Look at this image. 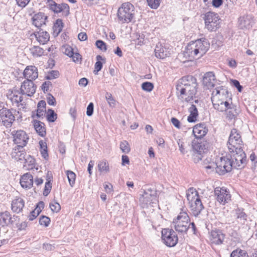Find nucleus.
Masks as SVG:
<instances>
[{
  "label": "nucleus",
  "mask_w": 257,
  "mask_h": 257,
  "mask_svg": "<svg viewBox=\"0 0 257 257\" xmlns=\"http://www.w3.org/2000/svg\"><path fill=\"white\" fill-rule=\"evenodd\" d=\"M210 44L205 38L198 39L189 43L185 48L184 57L190 60L203 56L209 48Z\"/></svg>",
  "instance_id": "f257e3e1"
},
{
  "label": "nucleus",
  "mask_w": 257,
  "mask_h": 257,
  "mask_svg": "<svg viewBox=\"0 0 257 257\" xmlns=\"http://www.w3.org/2000/svg\"><path fill=\"white\" fill-rule=\"evenodd\" d=\"M229 100L231 101V94L229 95V92L226 88L218 87L213 91L211 101L215 109L221 110L225 109V106H229Z\"/></svg>",
  "instance_id": "f03ea898"
},
{
  "label": "nucleus",
  "mask_w": 257,
  "mask_h": 257,
  "mask_svg": "<svg viewBox=\"0 0 257 257\" xmlns=\"http://www.w3.org/2000/svg\"><path fill=\"white\" fill-rule=\"evenodd\" d=\"M197 83L196 79L192 76L182 77L176 85L177 93L184 94L186 91L190 94L195 95L197 92Z\"/></svg>",
  "instance_id": "7ed1b4c3"
},
{
  "label": "nucleus",
  "mask_w": 257,
  "mask_h": 257,
  "mask_svg": "<svg viewBox=\"0 0 257 257\" xmlns=\"http://www.w3.org/2000/svg\"><path fill=\"white\" fill-rule=\"evenodd\" d=\"M186 197L192 214L196 217L198 216L204 208L198 192L195 189L190 188L186 192Z\"/></svg>",
  "instance_id": "20e7f679"
},
{
  "label": "nucleus",
  "mask_w": 257,
  "mask_h": 257,
  "mask_svg": "<svg viewBox=\"0 0 257 257\" xmlns=\"http://www.w3.org/2000/svg\"><path fill=\"white\" fill-rule=\"evenodd\" d=\"M187 211V209H181L177 217L173 219L172 227L178 233H186L189 228L190 219Z\"/></svg>",
  "instance_id": "39448f33"
},
{
  "label": "nucleus",
  "mask_w": 257,
  "mask_h": 257,
  "mask_svg": "<svg viewBox=\"0 0 257 257\" xmlns=\"http://www.w3.org/2000/svg\"><path fill=\"white\" fill-rule=\"evenodd\" d=\"M135 8L131 3H123L118 8L117 13L118 22L121 24L128 23L134 18Z\"/></svg>",
  "instance_id": "423d86ee"
},
{
  "label": "nucleus",
  "mask_w": 257,
  "mask_h": 257,
  "mask_svg": "<svg viewBox=\"0 0 257 257\" xmlns=\"http://www.w3.org/2000/svg\"><path fill=\"white\" fill-rule=\"evenodd\" d=\"M191 151L192 152L194 161L198 162L202 159L203 154L205 153L209 148L210 144L209 142L205 140H194L191 143Z\"/></svg>",
  "instance_id": "0eeeda50"
},
{
  "label": "nucleus",
  "mask_w": 257,
  "mask_h": 257,
  "mask_svg": "<svg viewBox=\"0 0 257 257\" xmlns=\"http://www.w3.org/2000/svg\"><path fill=\"white\" fill-rule=\"evenodd\" d=\"M139 200L143 207H147L148 205L152 204H157L158 202L157 190L151 188L144 190Z\"/></svg>",
  "instance_id": "6e6552de"
},
{
  "label": "nucleus",
  "mask_w": 257,
  "mask_h": 257,
  "mask_svg": "<svg viewBox=\"0 0 257 257\" xmlns=\"http://www.w3.org/2000/svg\"><path fill=\"white\" fill-rule=\"evenodd\" d=\"M205 27L209 31H216L220 27V19L217 14L207 12L204 17Z\"/></svg>",
  "instance_id": "1a4fd4ad"
},
{
  "label": "nucleus",
  "mask_w": 257,
  "mask_h": 257,
  "mask_svg": "<svg viewBox=\"0 0 257 257\" xmlns=\"http://www.w3.org/2000/svg\"><path fill=\"white\" fill-rule=\"evenodd\" d=\"M162 239L163 242L169 247L174 246L178 242V238L173 229H163L162 231Z\"/></svg>",
  "instance_id": "9d476101"
},
{
  "label": "nucleus",
  "mask_w": 257,
  "mask_h": 257,
  "mask_svg": "<svg viewBox=\"0 0 257 257\" xmlns=\"http://www.w3.org/2000/svg\"><path fill=\"white\" fill-rule=\"evenodd\" d=\"M218 171L219 175H223L229 172L233 169L231 157L228 154L226 156L221 157L218 161Z\"/></svg>",
  "instance_id": "9b49d317"
},
{
  "label": "nucleus",
  "mask_w": 257,
  "mask_h": 257,
  "mask_svg": "<svg viewBox=\"0 0 257 257\" xmlns=\"http://www.w3.org/2000/svg\"><path fill=\"white\" fill-rule=\"evenodd\" d=\"M231 161L233 168L240 169L246 164V154L244 151H240L231 153Z\"/></svg>",
  "instance_id": "f8f14e48"
},
{
  "label": "nucleus",
  "mask_w": 257,
  "mask_h": 257,
  "mask_svg": "<svg viewBox=\"0 0 257 257\" xmlns=\"http://www.w3.org/2000/svg\"><path fill=\"white\" fill-rule=\"evenodd\" d=\"M47 6L54 13H61V15L63 17H67L70 14L69 7L66 4H58L52 0H49Z\"/></svg>",
  "instance_id": "ddd939ff"
},
{
  "label": "nucleus",
  "mask_w": 257,
  "mask_h": 257,
  "mask_svg": "<svg viewBox=\"0 0 257 257\" xmlns=\"http://www.w3.org/2000/svg\"><path fill=\"white\" fill-rule=\"evenodd\" d=\"M19 217L17 215H12L10 212L5 211L0 212V226L3 227L11 226L14 224H17Z\"/></svg>",
  "instance_id": "4468645a"
},
{
  "label": "nucleus",
  "mask_w": 257,
  "mask_h": 257,
  "mask_svg": "<svg viewBox=\"0 0 257 257\" xmlns=\"http://www.w3.org/2000/svg\"><path fill=\"white\" fill-rule=\"evenodd\" d=\"M217 201L221 204L224 205L231 200V194L228 190L224 188L216 187L214 190Z\"/></svg>",
  "instance_id": "2eb2a0df"
},
{
  "label": "nucleus",
  "mask_w": 257,
  "mask_h": 257,
  "mask_svg": "<svg viewBox=\"0 0 257 257\" xmlns=\"http://www.w3.org/2000/svg\"><path fill=\"white\" fill-rule=\"evenodd\" d=\"M15 119L14 114L11 110L6 108L0 110V121L6 127H11Z\"/></svg>",
  "instance_id": "dca6fc26"
},
{
  "label": "nucleus",
  "mask_w": 257,
  "mask_h": 257,
  "mask_svg": "<svg viewBox=\"0 0 257 257\" xmlns=\"http://www.w3.org/2000/svg\"><path fill=\"white\" fill-rule=\"evenodd\" d=\"M12 134L14 136V142L17 144V147L23 149L26 145L29 139L25 132L22 130L14 131Z\"/></svg>",
  "instance_id": "f3484780"
},
{
  "label": "nucleus",
  "mask_w": 257,
  "mask_h": 257,
  "mask_svg": "<svg viewBox=\"0 0 257 257\" xmlns=\"http://www.w3.org/2000/svg\"><path fill=\"white\" fill-rule=\"evenodd\" d=\"M36 88V85L32 80H25L22 83L20 88L21 93L32 96L35 93Z\"/></svg>",
  "instance_id": "a211bd4d"
},
{
  "label": "nucleus",
  "mask_w": 257,
  "mask_h": 257,
  "mask_svg": "<svg viewBox=\"0 0 257 257\" xmlns=\"http://www.w3.org/2000/svg\"><path fill=\"white\" fill-rule=\"evenodd\" d=\"M209 238L212 244L220 245L224 241L225 234L220 230H212L210 233Z\"/></svg>",
  "instance_id": "6ab92c4d"
},
{
  "label": "nucleus",
  "mask_w": 257,
  "mask_h": 257,
  "mask_svg": "<svg viewBox=\"0 0 257 257\" xmlns=\"http://www.w3.org/2000/svg\"><path fill=\"white\" fill-rule=\"evenodd\" d=\"M23 75L26 80L31 79L33 81L38 77V69L34 65L28 66L25 69Z\"/></svg>",
  "instance_id": "aec40b11"
},
{
  "label": "nucleus",
  "mask_w": 257,
  "mask_h": 257,
  "mask_svg": "<svg viewBox=\"0 0 257 257\" xmlns=\"http://www.w3.org/2000/svg\"><path fill=\"white\" fill-rule=\"evenodd\" d=\"M155 56L157 58L160 59H164L169 57L170 54V50L166 48L161 43H158L155 49Z\"/></svg>",
  "instance_id": "412c9836"
},
{
  "label": "nucleus",
  "mask_w": 257,
  "mask_h": 257,
  "mask_svg": "<svg viewBox=\"0 0 257 257\" xmlns=\"http://www.w3.org/2000/svg\"><path fill=\"white\" fill-rule=\"evenodd\" d=\"M216 82L215 75L212 72H206L203 78V84L207 89L213 87Z\"/></svg>",
  "instance_id": "4be33fe9"
},
{
  "label": "nucleus",
  "mask_w": 257,
  "mask_h": 257,
  "mask_svg": "<svg viewBox=\"0 0 257 257\" xmlns=\"http://www.w3.org/2000/svg\"><path fill=\"white\" fill-rule=\"evenodd\" d=\"M33 183V177L30 173L24 174L20 179L21 186L26 189L32 188Z\"/></svg>",
  "instance_id": "5701e85b"
},
{
  "label": "nucleus",
  "mask_w": 257,
  "mask_h": 257,
  "mask_svg": "<svg viewBox=\"0 0 257 257\" xmlns=\"http://www.w3.org/2000/svg\"><path fill=\"white\" fill-rule=\"evenodd\" d=\"M243 142L242 140L237 141L228 140L227 142V147L230 153H234L236 152L243 151L242 149Z\"/></svg>",
  "instance_id": "b1692460"
},
{
  "label": "nucleus",
  "mask_w": 257,
  "mask_h": 257,
  "mask_svg": "<svg viewBox=\"0 0 257 257\" xmlns=\"http://www.w3.org/2000/svg\"><path fill=\"white\" fill-rule=\"evenodd\" d=\"M208 131V128L205 123H199L193 127V133L196 138L200 139L205 136Z\"/></svg>",
  "instance_id": "393cba45"
},
{
  "label": "nucleus",
  "mask_w": 257,
  "mask_h": 257,
  "mask_svg": "<svg viewBox=\"0 0 257 257\" xmlns=\"http://www.w3.org/2000/svg\"><path fill=\"white\" fill-rule=\"evenodd\" d=\"M47 17L43 13L39 12L32 18L33 24L37 28H40L45 25Z\"/></svg>",
  "instance_id": "a878e982"
},
{
  "label": "nucleus",
  "mask_w": 257,
  "mask_h": 257,
  "mask_svg": "<svg viewBox=\"0 0 257 257\" xmlns=\"http://www.w3.org/2000/svg\"><path fill=\"white\" fill-rule=\"evenodd\" d=\"M24 205V200L20 197H16L12 202V210L15 212L19 213L22 210Z\"/></svg>",
  "instance_id": "bb28decb"
},
{
  "label": "nucleus",
  "mask_w": 257,
  "mask_h": 257,
  "mask_svg": "<svg viewBox=\"0 0 257 257\" xmlns=\"http://www.w3.org/2000/svg\"><path fill=\"white\" fill-rule=\"evenodd\" d=\"M20 149H22L18 147L13 149L11 153L12 157L17 161L24 160L25 163H26L27 162V159L26 158V153Z\"/></svg>",
  "instance_id": "cd10ccee"
},
{
  "label": "nucleus",
  "mask_w": 257,
  "mask_h": 257,
  "mask_svg": "<svg viewBox=\"0 0 257 257\" xmlns=\"http://www.w3.org/2000/svg\"><path fill=\"white\" fill-rule=\"evenodd\" d=\"M252 16L250 15H244L239 18V25L241 29L249 28L252 24Z\"/></svg>",
  "instance_id": "c85d7f7f"
},
{
  "label": "nucleus",
  "mask_w": 257,
  "mask_h": 257,
  "mask_svg": "<svg viewBox=\"0 0 257 257\" xmlns=\"http://www.w3.org/2000/svg\"><path fill=\"white\" fill-rule=\"evenodd\" d=\"M219 111L220 112H223L224 111H226L227 118L229 119L235 118L237 114L236 106L232 104V102H231V103L229 102V106H227V107L225 106V109Z\"/></svg>",
  "instance_id": "c756f323"
},
{
  "label": "nucleus",
  "mask_w": 257,
  "mask_h": 257,
  "mask_svg": "<svg viewBox=\"0 0 257 257\" xmlns=\"http://www.w3.org/2000/svg\"><path fill=\"white\" fill-rule=\"evenodd\" d=\"M33 125L35 130L39 135L42 137L45 136L46 132L44 123L38 120H34L33 121Z\"/></svg>",
  "instance_id": "7c9ffc66"
},
{
  "label": "nucleus",
  "mask_w": 257,
  "mask_h": 257,
  "mask_svg": "<svg viewBox=\"0 0 257 257\" xmlns=\"http://www.w3.org/2000/svg\"><path fill=\"white\" fill-rule=\"evenodd\" d=\"M35 37L40 44H45L49 40L50 36L46 31L41 32L40 30L39 32L35 34Z\"/></svg>",
  "instance_id": "2f4dec72"
},
{
  "label": "nucleus",
  "mask_w": 257,
  "mask_h": 257,
  "mask_svg": "<svg viewBox=\"0 0 257 257\" xmlns=\"http://www.w3.org/2000/svg\"><path fill=\"white\" fill-rule=\"evenodd\" d=\"M177 144L179 147V150L183 155L187 154L189 150L190 143L187 141H184L183 139L177 140Z\"/></svg>",
  "instance_id": "473e14b6"
},
{
  "label": "nucleus",
  "mask_w": 257,
  "mask_h": 257,
  "mask_svg": "<svg viewBox=\"0 0 257 257\" xmlns=\"http://www.w3.org/2000/svg\"><path fill=\"white\" fill-rule=\"evenodd\" d=\"M97 168L101 173L106 174L109 172V163L106 160L98 161Z\"/></svg>",
  "instance_id": "72a5a7b5"
},
{
  "label": "nucleus",
  "mask_w": 257,
  "mask_h": 257,
  "mask_svg": "<svg viewBox=\"0 0 257 257\" xmlns=\"http://www.w3.org/2000/svg\"><path fill=\"white\" fill-rule=\"evenodd\" d=\"M235 216L237 221L243 224L247 219V215L243 212V209L237 208L235 210Z\"/></svg>",
  "instance_id": "f704fd0d"
},
{
  "label": "nucleus",
  "mask_w": 257,
  "mask_h": 257,
  "mask_svg": "<svg viewBox=\"0 0 257 257\" xmlns=\"http://www.w3.org/2000/svg\"><path fill=\"white\" fill-rule=\"evenodd\" d=\"M46 104L44 100H41L38 102L36 113V116L38 118L43 116V113L46 111Z\"/></svg>",
  "instance_id": "c9c22d12"
},
{
  "label": "nucleus",
  "mask_w": 257,
  "mask_h": 257,
  "mask_svg": "<svg viewBox=\"0 0 257 257\" xmlns=\"http://www.w3.org/2000/svg\"><path fill=\"white\" fill-rule=\"evenodd\" d=\"M178 98L182 101H186L189 102L193 99V98L195 95L190 94L189 92L186 91L184 93V94H181V93L177 94Z\"/></svg>",
  "instance_id": "e433bc0d"
},
{
  "label": "nucleus",
  "mask_w": 257,
  "mask_h": 257,
  "mask_svg": "<svg viewBox=\"0 0 257 257\" xmlns=\"http://www.w3.org/2000/svg\"><path fill=\"white\" fill-rule=\"evenodd\" d=\"M39 145L40 146V152L42 156L45 159H47L48 157V154L47 151V146L46 142L43 141L39 142Z\"/></svg>",
  "instance_id": "4c0bfd02"
},
{
  "label": "nucleus",
  "mask_w": 257,
  "mask_h": 257,
  "mask_svg": "<svg viewBox=\"0 0 257 257\" xmlns=\"http://www.w3.org/2000/svg\"><path fill=\"white\" fill-rule=\"evenodd\" d=\"M230 257H249V256L245 250L238 248L231 252Z\"/></svg>",
  "instance_id": "58836bf2"
},
{
  "label": "nucleus",
  "mask_w": 257,
  "mask_h": 257,
  "mask_svg": "<svg viewBox=\"0 0 257 257\" xmlns=\"http://www.w3.org/2000/svg\"><path fill=\"white\" fill-rule=\"evenodd\" d=\"M64 24L61 19H57L54 24V31L58 35L62 30Z\"/></svg>",
  "instance_id": "ea45409f"
},
{
  "label": "nucleus",
  "mask_w": 257,
  "mask_h": 257,
  "mask_svg": "<svg viewBox=\"0 0 257 257\" xmlns=\"http://www.w3.org/2000/svg\"><path fill=\"white\" fill-rule=\"evenodd\" d=\"M232 139L236 141L238 140H242L239 132L236 128H233L231 131L228 140H231Z\"/></svg>",
  "instance_id": "a19ab883"
},
{
  "label": "nucleus",
  "mask_w": 257,
  "mask_h": 257,
  "mask_svg": "<svg viewBox=\"0 0 257 257\" xmlns=\"http://www.w3.org/2000/svg\"><path fill=\"white\" fill-rule=\"evenodd\" d=\"M32 54L35 57H39L44 53V50L39 46H34L30 49Z\"/></svg>",
  "instance_id": "79ce46f5"
},
{
  "label": "nucleus",
  "mask_w": 257,
  "mask_h": 257,
  "mask_svg": "<svg viewBox=\"0 0 257 257\" xmlns=\"http://www.w3.org/2000/svg\"><path fill=\"white\" fill-rule=\"evenodd\" d=\"M66 174L70 185L71 187H73L75 183V174L71 171H67Z\"/></svg>",
  "instance_id": "37998d69"
},
{
  "label": "nucleus",
  "mask_w": 257,
  "mask_h": 257,
  "mask_svg": "<svg viewBox=\"0 0 257 257\" xmlns=\"http://www.w3.org/2000/svg\"><path fill=\"white\" fill-rule=\"evenodd\" d=\"M59 72L57 70H51L47 73L45 78L47 80H52L59 76Z\"/></svg>",
  "instance_id": "c03bdc74"
},
{
  "label": "nucleus",
  "mask_w": 257,
  "mask_h": 257,
  "mask_svg": "<svg viewBox=\"0 0 257 257\" xmlns=\"http://www.w3.org/2000/svg\"><path fill=\"white\" fill-rule=\"evenodd\" d=\"M57 119V114L54 110L52 109H49L47 115V119L49 122H54Z\"/></svg>",
  "instance_id": "a18cd8bd"
},
{
  "label": "nucleus",
  "mask_w": 257,
  "mask_h": 257,
  "mask_svg": "<svg viewBox=\"0 0 257 257\" xmlns=\"http://www.w3.org/2000/svg\"><path fill=\"white\" fill-rule=\"evenodd\" d=\"M120 149L121 151L125 154L128 153L131 151L129 144L126 141H123L120 143Z\"/></svg>",
  "instance_id": "49530a36"
},
{
  "label": "nucleus",
  "mask_w": 257,
  "mask_h": 257,
  "mask_svg": "<svg viewBox=\"0 0 257 257\" xmlns=\"http://www.w3.org/2000/svg\"><path fill=\"white\" fill-rule=\"evenodd\" d=\"M154 87V84L150 82H145L142 84V89L147 92H151Z\"/></svg>",
  "instance_id": "de8ad7c7"
},
{
  "label": "nucleus",
  "mask_w": 257,
  "mask_h": 257,
  "mask_svg": "<svg viewBox=\"0 0 257 257\" xmlns=\"http://www.w3.org/2000/svg\"><path fill=\"white\" fill-rule=\"evenodd\" d=\"M161 0H147L148 6L152 9H157L160 5Z\"/></svg>",
  "instance_id": "09e8293b"
},
{
  "label": "nucleus",
  "mask_w": 257,
  "mask_h": 257,
  "mask_svg": "<svg viewBox=\"0 0 257 257\" xmlns=\"http://www.w3.org/2000/svg\"><path fill=\"white\" fill-rule=\"evenodd\" d=\"M106 99L110 107H114L115 105V100L112 97L111 93L107 92L105 95Z\"/></svg>",
  "instance_id": "8fccbe9b"
},
{
  "label": "nucleus",
  "mask_w": 257,
  "mask_h": 257,
  "mask_svg": "<svg viewBox=\"0 0 257 257\" xmlns=\"http://www.w3.org/2000/svg\"><path fill=\"white\" fill-rule=\"evenodd\" d=\"M50 222V219L49 217L46 216H42L39 219V223L44 225L45 227L48 226Z\"/></svg>",
  "instance_id": "3c124183"
},
{
  "label": "nucleus",
  "mask_w": 257,
  "mask_h": 257,
  "mask_svg": "<svg viewBox=\"0 0 257 257\" xmlns=\"http://www.w3.org/2000/svg\"><path fill=\"white\" fill-rule=\"evenodd\" d=\"M52 188V183L50 182V180L46 181L45 185L44 190L43 192V195L45 196H47L50 193Z\"/></svg>",
  "instance_id": "603ef678"
},
{
  "label": "nucleus",
  "mask_w": 257,
  "mask_h": 257,
  "mask_svg": "<svg viewBox=\"0 0 257 257\" xmlns=\"http://www.w3.org/2000/svg\"><path fill=\"white\" fill-rule=\"evenodd\" d=\"M51 210L53 212H58L61 209L60 205L57 202H54L50 203L49 205Z\"/></svg>",
  "instance_id": "864d4df0"
},
{
  "label": "nucleus",
  "mask_w": 257,
  "mask_h": 257,
  "mask_svg": "<svg viewBox=\"0 0 257 257\" xmlns=\"http://www.w3.org/2000/svg\"><path fill=\"white\" fill-rule=\"evenodd\" d=\"M95 45L98 49L102 51H105L107 50L106 44L102 40H97Z\"/></svg>",
  "instance_id": "5fc2aeb1"
},
{
  "label": "nucleus",
  "mask_w": 257,
  "mask_h": 257,
  "mask_svg": "<svg viewBox=\"0 0 257 257\" xmlns=\"http://www.w3.org/2000/svg\"><path fill=\"white\" fill-rule=\"evenodd\" d=\"M23 100V98L22 96L18 95L17 94H14L13 97L11 98V100L13 102H15L17 105L19 103L21 102Z\"/></svg>",
  "instance_id": "6e6d98bb"
},
{
  "label": "nucleus",
  "mask_w": 257,
  "mask_h": 257,
  "mask_svg": "<svg viewBox=\"0 0 257 257\" xmlns=\"http://www.w3.org/2000/svg\"><path fill=\"white\" fill-rule=\"evenodd\" d=\"M218 161L216 163L212 162L210 163V165H208L205 167V168L207 170H213L214 169H215L216 173L219 174V172L218 171Z\"/></svg>",
  "instance_id": "4d7b16f0"
},
{
  "label": "nucleus",
  "mask_w": 257,
  "mask_h": 257,
  "mask_svg": "<svg viewBox=\"0 0 257 257\" xmlns=\"http://www.w3.org/2000/svg\"><path fill=\"white\" fill-rule=\"evenodd\" d=\"M48 103L50 105H55L56 101L55 97L51 94H49L47 98Z\"/></svg>",
  "instance_id": "13d9d810"
},
{
  "label": "nucleus",
  "mask_w": 257,
  "mask_h": 257,
  "mask_svg": "<svg viewBox=\"0 0 257 257\" xmlns=\"http://www.w3.org/2000/svg\"><path fill=\"white\" fill-rule=\"evenodd\" d=\"M95 69L94 70V73L97 74V73L101 70L102 68V63L100 61H97L94 65Z\"/></svg>",
  "instance_id": "bf43d9fd"
},
{
  "label": "nucleus",
  "mask_w": 257,
  "mask_h": 257,
  "mask_svg": "<svg viewBox=\"0 0 257 257\" xmlns=\"http://www.w3.org/2000/svg\"><path fill=\"white\" fill-rule=\"evenodd\" d=\"M94 105L92 102L89 103L87 107L86 114L87 115L90 116L93 113Z\"/></svg>",
  "instance_id": "052dcab7"
},
{
  "label": "nucleus",
  "mask_w": 257,
  "mask_h": 257,
  "mask_svg": "<svg viewBox=\"0 0 257 257\" xmlns=\"http://www.w3.org/2000/svg\"><path fill=\"white\" fill-rule=\"evenodd\" d=\"M40 214V212L38 210L34 209L33 211H32L30 215L29 216V219L30 220H33L35 218H36L38 215Z\"/></svg>",
  "instance_id": "680f3d73"
},
{
  "label": "nucleus",
  "mask_w": 257,
  "mask_h": 257,
  "mask_svg": "<svg viewBox=\"0 0 257 257\" xmlns=\"http://www.w3.org/2000/svg\"><path fill=\"white\" fill-rule=\"evenodd\" d=\"M18 5L22 8H25L30 0H16Z\"/></svg>",
  "instance_id": "e2e57ef3"
},
{
  "label": "nucleus",
  "mask_w": 257,
  "mask_h": 257,
  "mask_svg": "<svg viewBox=\"0 0 257 257\" xmlns=\"http://www.w3.org/2000/svg\"><path fill=\"white\" fill-rule=\"evenodd\" d=\"M50 86H52V83L50 81H45L42 85V89L44 92L48 91Z\"/></svg>",
  "instance_id": "0e129e2a"
},
{
  "label": "nucleus",
  "mask_w": 257,
  "mask_h": 257,
  "mask_svg": "<svg viewBox=\"0 0 257 257\" xmlns=\"http://www.w3.org/2000/svg\"><path fill=\"white\" fill-rule=\"evenodd\" d=\"M232 84L235 87L239 92H241L242 89V86L240 84L239 81L236 80H232Z\"/></svg>",
  "instance_id": "69168bd1"
},
{
  "label": "nucleus",
  "mask_w": 257,
  "mask_h": 257,
  "mask_svg": "<svg viewBox=\"0 0 257 257\" xmlns=\"http://www.w3.org/2000/svg\"><path fill=\"white\" fill-rule=\"evenodd\" d=\"M189 111L190 114H193L198 115V110L196 106L194 104H192L190 107L189 108Z\"/></svg>",
  "instance_id": "338daca9"
},
{
  "label": "nucleus",
  "mask_w": 257,
  "mask_h": 257,
  "mask_svg": "<svg viewBox=\"0 0 257 257\" xmlns=\"http://www.w3.org/2000/svg\"><path fill=\"white\" fill-rule=\"evenodd\" d=\"M171 122L177 128H180V122L177 118L172 117L171 118Z\"/></svg>",
  "instance_id": "774afa93"
}]
</instances>
